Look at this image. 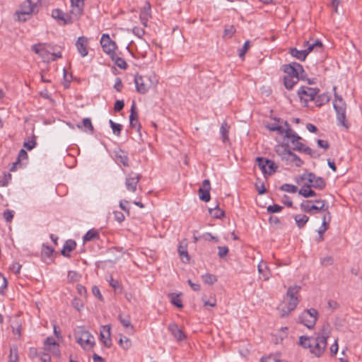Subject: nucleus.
Masks as SVG:
<instances>
[{
  "mask_svg": "<svg viewBox=\"0 0 362 362\" xmlns=\"http://www.w3.org/2000/svg\"><path fill=\"white\" fill-rule=\"evenodd\" d=\"M112 61L115 62V64L120 69H126L127 67V64L125 62V60L119 57L117 55L116 53H115L113 55L110 57Z\"/></svg>",
  "mask_w": 362,
  "mask_h": 362,
  "instance_id": "7c9ffc66",
  "label": "nucleus"
},
{
  "mask_svg": "<svg viewBox=\"0 0 362 362\" xmlns=\"http://www.w3.org/2000/svg\"><path fill=\"white\" fill-rule=\"evenodd\" d=\"M119 345L122 347L123 349L127 350L132 346L131 340L124 337V338H120L119 340Z\"/></svg>",
  "mask_w": 362,
  "mask_h": 362,
  "instance_id": "8fccbe9b",
  "label": "nucleus"
},
{
  "mask_svg": "<svg viewBox=\"0 0 362 362\" xmlns=\"http://www.w3.org/2000/svg\"><path fill=\"white\" fill-rule=\"evenodd\" d=\"M228 129L229 126L228 124L225 122H223L220 128V133L221 134L222 140L223 142H226L228 141Z\"/></svg>",
  "mask_w": 362,
  "mask_h": 362,
  "instance_id": "4c0bfd02",
  "label": "nucleus"
},
{
  "mask_svg": "<svg viewBox=\"0 0 362 362\" xmlns=\"http://www.w3.org/2000/svg\"><path fill=\"white\" fill-rule=\"evenodd\" d=\"M178 252L182 261L184 263H187L189 261V256L188 255L186 246L182 245V243L179 245Z\"/></svg>",
  "mask_w": 362,
  "mask_h": 362,
  "instance_id": "c756f323",
  "label": "nucleus"
},
{
  "mask_svg": "<svg viewBox=\"0 0 362 362\" xmlns=\"http://www.w3.org/2000/svg\"><path fill=\"white\" fill-rule=\"evenodd\" d=\"M76 246V243L73 240H66L63 246L62 250V255L66 257H70V252L73 251Z\"/></svg>",
  "mask_w": 362,
  "mask_h": 362,
  "instance_id": "393cba45",
  "label": "nucleus"
},
{
  "mask_svg": "<svg viewBox=\"0 0 362 362\" xmlns=\"http://www.w3.org/2000/svg\"><path fill=\"white\" fill-rule=\"evenodd\" d=\"M286 129L285 131V138L293 144V149L300 152H303L305 146L300 141L302 139L291 128L287 122H285Z\"/></svg>",
  "mask_w": 362,
  "mask_h": 362,
  "instance_id": "1a4fd4ad",
  "label": "nucleus"
},
{
  "mask_svg": "<svg viewBox=\"0 0 362 362\" xmlns=\"http://www.w3.org/2000/svg\"><path fill=\"white\" fill-rule=\"evenodd\" d=\"M129 124L132 128L136 129L138 132L140 131L141 128V124L139 121L138 113L136 110V104L135 102L133 101L129 115Z\"/></svg>",
  "mask_w": 362,
  "mask_h": 362,
  "instance_id": "aec40b11",
  "label": "nucleus"
},
{
  "mask_svg": "<svg viewBox=\"0 0 362 362\" xmlns=\"http://www.w3.org/2000/svg\"><path fill=\"white\" fill-rule=\"evenodd\" d=\"M110 125L112 129L114 134L119 136L122 129V125L118 123H115L112 119L109 120Z\"/></svg>",
  "mask_w": 362,
  "mask_h": 362,
  "instance_id": "a19ab883",
  "label": "nucleus"
},
{
  "mask_svg": "<svg viewBox=\"0 0 362 362\" xmlns=\"http://www.w3.org/2000/svg\"><path fill=\"white\" fill-rule=\"evenodd\" d=\"M76 342L85 350H89L95 345L94 337L86 330H79L75 334Z\"/></svg>",
  "mask_w": 362,
  "mask_h": 362,
  "instance_id": "0eeeda50",
  "label": "nucleus"
},
{
  "mask_svg": "<svg viewBox=\"0 0 362 362\" xmlns=\"http://www.w3.org/2000/svg\"><path fill=\"white\" fill-rule=\"evenodd\" d=\"M319 88H313L308 86H301L298 90V95L304 106H308L309 101L314 100L318 94Z\"/></svg>",
  "mask_w": 362,
  "mask_h": 362,
  "instance_id": "9d476101",
  "label": "nucleus"
},
{
  "mask_svg": "<svg viewBox=\"0 0 362 362\" xmlns=\"http://www.w3.org/2000/svg\"><path fill=\"white\" fill-rule=\"evenodd\" d=\"M149 78L147 76H135L134 83L136 86V91L141 94H145L151 86L153 85L152 82L147 83Z\"/></svg>",
  "mask_w": 362,
  "mask_h": 362,
  "instance_id": "dca6fc26",
  "label": "nucleus"
},
{
  "mask_svg": "<svg viewBox=\"0 0 362 362\" xmlns=\"http://www.w3.org/2000/svg\"><path fill=\"white\" fill-rule=\"evenodd\" d=\"M257 269L258 272L261 275V279H262L264 281H267L269 279L271 273L266 262L263 261L260 262L257 266Z\"/></svg>",
  "mask_w": 362,
  "mask_h": 362,
  "instance_id": "b1692460",
  "label": "nucleus"
},
{
  "mask_svg": "<svg viewBox=\"0 0 362 362\" xmlns=\"http://www.w3.org/2000/svg\"><path fill=\"white\" fill-rule=\"evenodd\" d=\"M171 303L176 306L178 308H182L183 307L182 300L180 298V295L172 293L171 295Z\"/></svg>",
  "mask_w": 362,
  "mask_h": 362,
  "instance_id": "c03bdc74",
  "label": "nucleus"
},
{
  "mask_svg": "<svg viewBox=\"0 0 362 362\" xmlns=\"http://www.w3.org/2000/svg\"><path fill=\"white\" fill-rule=\"evenodd\" d=\"M295 221L299 228H302L309 220V217L304 214L296 215L294 216Z\"/></svg>",
  "mask_w": 362,
  "mask_h": 362,
  "instance_id": "473e14b6",
  "label": "nucleus"
},
{
  "mask_svg": "<svg viewBox=\"0 0 362 362\" xmlns=\"http://www.w3.org/2000/svg\"><path fill=\"white\" fill-rule=\"evenodd\" d=\"M100 340L106 348L111 347V326L110 325H102L100 327Z\"/></svg>",
  "mask_w": 362,
  "mask_h": 362,
  "instance_id": "f3484780",
  "label": "nucleus"
},
{
  "mask_svg": "<svg viewBox=\"0 0 362 362\" xmlns=\"http://www.w3.org/2000/svg\"><path fill=\"white\" fill-rule=\"evenodd\" d=\"M218 256L221 259L224 258L228 254L229 252V249L227 246H218Z\"/></svg>",
  "mask_w": 362,
  "mask_h": 362,
  "instance_id": "864d4df0",
  "label": "nucleus"
},
{
  "mask_svg": "<svg viewBox=\"0 0 362 362\" xmlns=\"http://www.w3.org/2000/svg\"><path fill=\"white\" fill-rule=\"evenodd\" d=\"M331 328L329 324H325L316 337H314L310 353L316 357H320L327 345V339L329 337Z\"/></svg>",
  "mask_w": 362,
  "mask_h": 362,
  "instance_id": "f03ea898",
  "label": "nucleus"
},
{
  "mask_svg": "<svg viewBox=\"0 0 362 362\" xmlns=\"http://www.w3.org/2000/svg\"><path fill=\"white\" fill-rule=\"evenodd\" d=\"M299 80L298 78L285 76L284 78V84L287 90H292Z\"/></svg>",
  "mask_w": 362,
  "mask_h": 362,
  "instance_id": "cd10ccee",
  "label": "nucleus"
},
{
  "mask_svg": "<svg viewBox=\"0 0 362 362\" xmlns=\"http://www.w3.org/2000/svg\"><path fill=\"white\" fill-rule=\"evenodd\" d=\"M118 319L124 327H126V328L130 327L132 330L134 329V327L132 326V325L131 323L129 316H126L125 317H122V315H119Z\"/></svg>",
  "mask_w": 362,
  "mask_h": 362,
  "instance_id": "a18cd8bd",
  "label": "nucleus"
},
{
  "mask_svg": "<svg viewBox=\"0 0 362 362\" xmlns=\"http://www.w3.org/2000/svg\"><path fill=\"white\" fill-rule=\"evenodd\" d=\"M151 13V4L148 1H146L145 4L144 6V8L141 12L140 14H142V16H150Z\"/></svg>",
  "mask_w": 362,
  "mask_h": 362,
  "instance_id": "680f3d73",
  "label": "nucleus"
},
{
  "mask_svg": "<svg viewBox=\"0 0 362 362\" xmlns=\"http://www.w3.org/2000/svg\"><path fill=\"white\" fill-rule=\"evenodd\" d=\"M280 189L289 193H295L297 192L298 188L296 186L291 184H284L280 187Z\"/></svg>",
  "mask_w": 362,
  "mask_h": 362,
  "instance_id": "de8ad7c7",
  "label": "nucleus"
},
{
  "mask_svg": "<svg viewBox=\"0 0 362 362\" xmlns=\"http://www.w3.org/2000/svg\"><path fill=\"white\" fill-rule=\"evenodd\" d=\"M64 12L62 11H61L60 9L59 8H56V9H54L52 12V16L55 18V19H58V20H60L62 18V16L64 15Z\"/></svg>",
  "mask_w": 362,
  "mask_h": 362,
  "instance_id": "e2e57ef3",
  "label": "nucleus"
},
{
  "mask_svg": "<svg viewBox=\"0 0 362 362\" xmlns=\"http://www.w3.org/2000/svg\"><path fill=\"white\" fill-rule=\"evenodd\" d=\"M209 211L210 215L215 218H221L224 216V211L218 205L213 209H209Z\"/></svg>",
  "mask_w": 362,
  "mask_h": 362,
  "instance_id": "c9c22d12",
  "label": "nucleus"
},
{
  "mask_svg": "<svg viewBox=\"0 0 362 362\" xmlns=\"http://www.w3.org/2000/svg\"><path fill=\"white\" fill-rule=\"evenodd\" d=\"M168 330L174 336V337L178 341H182L183 339L185 338V334H184L182 330L180 329L175 323L170 324L168 326Z\"/></svg>",
  "mask_w": 362,
  "mask_h": 362,
  "instance_id": "5701e85b",
  "label": "nucleus"
},
{
  "mask_svg": "<svg viewBox=\"0 0 362 362\" xmlns=\"http://www.w3.org/2000/svg\"><path fill=\"white\" fill-rule=\"evenodd\" d=\"M40 0H26L21 6V10L16 11V14L18 16L19 21H25L26 19L21 18V15H31L33 13L38 12V8L40 5Z\"/></svg>",
  "mask_w": 362,
  "mask_h": 362,
  "instance_id": "6e6552de",
  "label": "nucleus"
},
{
  "mask_svg": "<svg viewBox=\"0 0 362 362\" xmlns=\"http://www.w3.org/2000/svg\"><path fill=\"white\" fill-rule=\"evenodd\" d=\"M313 337L301 336L299 339V345L305 349H309L310 350L313 346Z\"/></svg>",
  "mask_w": 362,
  "mask_h": 362,
  "instance_id": "c85d7f7f",
  "label": "nucleus"
},
{
  "mask_svg": "<svg viewBox=\"0 0 362 362\" xmlns=\"http://www.w3.org/2000/svg\"><path fill=\"white\" fill-rule=\"evenodd\" d=\"M80 276L76 272L69 271L68 272V279L70 281H76L78 280Z\"/></svg>",
  "mask_w": 362,
  "mask_h": 362,
  "instance_id": "69168bd1",
  "label": "nucleus"
},
{
  "mask_svg": "<svg viewBox=\"0 0 362 362\" xmlns=\"http://www.w3.org/2000/svg\"><path fill=\"white\" fill-rule=\"evenodd\" d=\"M201 238L206 241H214L216 243L219 241L218 238L214 236L211 233H205L201 236Z\"/></svg>",
  "mask_w": 362,
  "mask_h": 362,
  "instance_id": "6e6d98bb",
  "label": "nucleus"
},
{
  "mask_svg": "<svg viewBox=\"0 0 362 362\" xmlns=\"http://www.w3.org/2000/svg\"><path fill=\"white\" fill-rule=\"evenodd\" d=\"M315 103L316 106L321 107L324 104L327 103L329 100V97L327 94L323 93L315 98Z\"/></svg>",
  "mask_w": 362,
  "mask_h": 362,
  "instance_id": "72a5a7b5",
  "label": "nucleus"
},
{
  "mask_svg": "<svg viewBox=\"0 0 362 362\" xmlns=\"http://www.w3.org/2000/svg\"><path fill=\"white\" fill-rule=\"evenodd\" d=\"M303 152L310 156L313 158H318L320 157V154L316 151L313 150L308 146H305Z\"/></svg>",
  "mask_w": 362,
  "mask_h": 362,
  "instance_id": "4d7b16f0",
  "label": "nucleus"
},
{
  "mask_svg": "<svg viewBox=\"0 0 362 362\" xmlns=\"http://www.w3.org/2000/svg\"><path fill=\"white\" fill-rule=\"evenodd\" d=\"M320 263L323 266H329L334 263V259L331 256H326L320 259Z\"/></svg>",
  "mask_w": 362,
  "mask_h": 362,
  "instance_id": "052dcab7",
  "label": "nucleus"
},
{
  "mask_svg": "<svg viewBox=\"0 0 362 362\" xmlns=\"http://www.w3.org/2000/svg\"><path fill=\"white\" fill-rule=\"evenodd\" d=\"M289 54L300 61H305L307 57V53L304 50H298L295 47L290 48Z\"/></svg>",
  "mask_w": 362,
  "mask_h": 362,
  "instance_id": "bb28decb",
  "label": "nucleus"
},
{
  "mask_svg": "<svg viewBox=\"0 0 362 362\" xmlns=\"http://www.w3.org/2000/svg\"><path fill=\"white\" fill-rule=\"evenodd\" d=\"M327 230V223L326 222V215H325L323 217V221H322V226H321L320 228L318 230L319 237L317 239V241L318 243L321 242L324 240L323 234Z\"/></svg>",
  "mask_w": 362,
  "mask_h": 362,
  "instance_id": "58836bf2",
  "label": "nucleus"
},
{
  "mask_svg": "<svg viewBox=\"0 0 362 362\" xmlns=\"http://www.w3.org/2000/svg\"><path fill=\"white\" fill-rule=\"evenodd\" d=\"M267 158H262V157H257L256 158L257 164V165L259 166V168L261 169V170L262 171V173L264 174L267 173V164L264 163V161H267Z\"/></svg>",
  "mask_w": 362,
  "mask_h": 362,
  "instance_id": "09e8293b",
  "label": "nucleus"
},
{
  "mask_svg": "<svg viewBox=\"0 0 362 362\" xmlns=\"http://www.w3.org/2000/svg\"><path fill=\"white\" fill-rule=\"evenodd\" d=\"M27 158H28V153H27L26 151L24 149H21L18 153L17 160H16V162L13 163V166L11 168L10 170L11 171L14 170L16 165L20 163L21 159H27Z\"/></svg>",
  "mask_w": 362,
  "mask_h": 362,
  "instance_id": "ea45409f",
  "label": "nucleus"
},
{
  "mask_svg": "<svg viewBox=\"0 0 362 362\" xmlns=\"http://www.w3.org/2000/svg\"><path fill=\"white\" fill-rule=\"evenodd\" d=\"M98 239H99V233L96 230L94 229L89 230L83 238L84 242Z\"/></svg>",
  "mask_w": 362,
  "mask_h": 362,
  "instance_id": "2f4dec72",
  "label": "nucleus"
},
{
  "mask_svg": "<svg viewBox=\"0 0 362 362\" xmlns=\"http://www.w3.org/2000/svg\"><path fill=\"white\" fill-rule=\"evenodd\" d=\"M267 128L272 132H277L281 135H282L283 134H285L286 129H284L281 126H279L276 124H268L267 125Z\"/></svg>",
  "mask_w": 362,
  "mask_h": 362,
  "instance_id": "49530a36",
  "label": "nucleus"
},
{
  "mask_svg": "<svg viewBox=\"0 0 362 362\" xmlns=\"http://www.w3.org/2000/svg\"><path fill=\"white\" fill-rule=\"evenodd\" d=\"M116 158L124 166H129V158L127 155L122 151L116 153Z\"/></svg>",
  "mask_w": 362,
  "mask_h": 362,
  "instance_id": "e433bc0d",
  "label": "nucleus"
},
{
  "mask_svg": "<svg viewBox=\"0 0 362 362\" xmlns=\"http://www.w3.org/2000/svg\"><path fill=\"white\" fill-rule=\"evenodd\" d=\"M202 279L205 284L212 285L217 281V277L211 274H206L202 276Z\"/></svg>",
  "mask_w": 362,
  "mask_h": 362,
  "instance_id": "37998d69",
  "label": "nucleus"
},
{
  "mask_svg": "<svg viewBox=\"0 0 362 362\" xmlns=\"http://www.w3.org/2000/svg\"><path fill=\"white\" fill-rule=\"evenodd\" d=\"M76 127L88 134H93L94 128L91 122V119L88 117L84 118L82 122L76 124Z\"/></svg>",
  "mask_w": 362,
  "mask_h": 362,
  "instance_id": "4be33fe9",
  "label": "nucleus"
},
{
  "mask_svg": "<svg viewBox=\"0 0 362 362\" xmlns=\"http://www.w3.org/2000/svg\"><path fill=\"white\" fill-rule=\"evenodd\" d=\"M235 33V28L233 25H229L224 29V36L230 38Z\"/></svg>",
  "mask_w": 362,
  "mask_h": 362,
  "instance_id": "bf43d9fd",
  "label": "nucleus"
},
{
  "mask_svg": "<svg viewBox=\"0 0 362 362\" xmlns=\"http://www.w3.org/2000/svg\"><path fill=\"white\" fill-rule=\"evenodd\" d=\"M278 356L269 355L267 357H263L261 358V362H277Z\"/></svg>",
  "mask_w": 362,
  "mask_h": 362,
  "instance_id": "774afa93",
  "label": "nucleus"
},
{
  "mask_svg": "<svg viewBox=\"0 0 362 362\" xmlns=\"http://www.w3.org/2000/svg\"><path fill=\"white\" fill-rule=\"evenodd\" d=\"M4 218L7 222H11L13 218V211L11 210H6L3 213Z\"/></svg>",
  "mask_w": 362,
  "mask_h": 362,
  "instance_id": "0e129e2a",
  "label": "nucleus"
},
{
  "mask_svg": "<svg viewBox=\"0 0 362 362\" xmlns=\"http://www.w3.org/2000/svg\"><path fill=\"white\" fill-rule=\"evenodd\" d=\"M283 71L286 74V76L304 79V69L300 64L293 62L283 66Z\"/></svg>",
  "mask_w": 362,
  "mask_h": 362,
  "instance_id": "ddd939ff",
  "label": "nucleus"
},
{
  "mask_svg": "<svg viewBox=\"0 0 362 362\" xmlns=\"http://www.w3.org/2000/svg\"><path fill=\"white\" fill-rule=\"evenodd\" d=\"M276 152L287 165L293 164L296 167H300L303 164V161L296 153L284 146L277 147Z\"/></svg>",
  "mask_w": 362,
  "mask_h": 362,
  "instance_id": "39448f33",
  "label": "nucleus"
},
{
  "mask_svg": "<svg viewBox=\"0 0 362 362\" xmlns=\"http://www.w3.org/2000/svg\"><path fill=\"white\" fill-rule=\"evenodd\" d=\"M333 107L337 113V120L338 125L342 126L346 129H348L350 124L346 117V105L343 98L338 95L337 93L334 94Z\"/></svg>",
  "mask_w": 362,
  "mask_h": 362,
  "instance_id": "20e7f679",
  "label": "nucleus"
},
{
  "mask_svg": "<svg viewBox=\"0 0 362 362\" xmlns=\"http://www.w3.org/2000/svg\"><path fill=\"white\" fill-rule=\"evenodd\" d=\"M35 136H33L32 139H29L27 141L23 143V146L28 151L34 148L37 144L36 141L35 139Z\"/></svg>",
  "mask_w": 362,
  "mask_h": 362,
  "instance_id": "3c124183",
  "label": "nucleus"
},
{
  "mask_svg": "<svg viewBox=\"0 0 362 362\" xmlns=\"http://www.w3.org/2000/svg\"><path fill=\"white\" fill-rule=\"evenodd\" d=\"M100 45L104 52L110 57L115 53L117 45L112 40L108 34H103L100 39Z\"/></svg>",
  "mask_w": 362,
  "mask_h": 362,
  "instance_id": "4468645a",
  "label": "nucleus"
},
{
  "mask_svg": "<svg viewBox=\"0 0 362 362\" xmlns=\"http://www.w3.org/2000/svg\"><path fill=\"white\" fill-rule=\"evenodd\" d=\"M210 189L211 185L210 181L209 180H204L202 182V187H200L198 190L199 199L202 201L207 202L210 200Z\"/></svg>",
  "mask_w": 362,
  "mask_h": 362,
  "instance_id": "a211bd4d",
  "label": "nucleus"
},
{
  "mask_svg": "<svg viewBox=\"0 0 362 362\" xmlns=\"http://www.w3.org/2000/svg\"><path fill=\"white\" fill-rule=\"evenodd\" d=\"M71 4V13L75 17V20L79 18L83 11L84 0H70Z\"/></svg>",
  "mask_w": 362,
  "mask_h": 362,
  "instance_id": "6ab92c4d",
  "label": "nucleus"
},
{
  "mask_svg": "<svg viewBox=\"0 0 362 362\" xmlns=\"http://www.w3.org/2000/svg\"><path fill=\"white\" fill-rule=\"evenodd\" d=\"M74 18H75V17L71 13V14L64 13L61 21H63L64 25H69V24H72L74 23Z\"/></svg>",
  "mask_w": 362,
  "mask_h": 362,
  "instance_id": "603ef678",
  "label": "nucleus"
},
{
  "mask_svg": "<svg viewBox=\"0 0 362 362\" xmlns=\"http://www.w3.org/2000/svg\"><path fill=\"white\" fill-rule=\"evenodd\" d=\"M32 50L39 54L44 61H54L62 57L61 52H56L55 47L49 44L34 45L32 47Z\"/></svg>",
  "mask_w": 362,
  "mask_h": 362,
  "instance_id": "7ed1b4c3",
  "label": "nucleus"
},
{
  "mask_svg": "<svg viewBox=\"0 0 362 362\" xmlns=\"http://www.w3.org/2000/svg\"><path fill=\"white\" fill-rule=\"evenodd\" d=\"M264 163L267 164L266 174L272 175L276 172V170L277 169V165L274 163V161H272V160L267 159V161H264Z\"/></svg>",
  "mask_w": 362,
  "mask_h": 362,
  "instance_id": "79ce46f5",
  "label": "nucleus"
},
{
  "mask_svg": "<svg viewBox=\"0 0 362 362\" xmlns=\"http://www.w3.org/2000/svg\"><path fill=\"white\" fill-rule=\"evenodd\" d=\"M88 39L86 37H79L76 42V47L80 55L84 57L88 55Z\"/></svg>",
  "mask_w": 362,
  "mask_h": 362,
  "instance_id": "412c9836",
  "label": "nucleus"
},
{
  "mask_svg": "<svg viewBox=\"0 0 362 362\" xmlns=\"http://www.w3.org/2000/svg\"><path fill=\"white\" fill-rule=\"evenodd\" d=\"M73 307L80 311L83 308V303L78 298H74L71 303Z\"/></svg>",
  "mask_w": 362,
  "mask_h": 362,
  "instance_id": "13d9d810",
  "label": "nucleus"
},
{
  "mask_svg": "<svg viewBox=\"0 0 362 362\" xmlns=\"http://www.w3.org/2000/svg\"><path fill=\"white\" fill-rule=\"evenodd\" d=\"M318 318V312L315 308L305 310L299 315V322L307 327L308 329H313Z\"/></svg>",
  "mask_w": 362,
  "mask_h": 362,
  "instance_id": "423d86ee",
  "label": "nucleus"
},
{
  "mask_svg": "<svg viewBox=\"0 0 362 362\" xmlns=\"http://www.w3.org/2000/svg\"><path fill=\"white\" fill-rule=\"evenodd\" d=\"M300 180H306L308 182V185L311 187L315 188L317 189H323L326 183L324 179L321 177H317L313 173H305L300 177Z\"/></svg>",
  "mask_w": 362,
  "mask_h": 362,
  "instance_id": "9b49d317",
  "label": "nucleus"
},
{
  "mask_svg": "<svg viewBox=\"0 0 362 362\" xmlns=\"http://www.w3.org/2000/svg\"><path fill=\"white\" fill-rule=\"evenodd\" d=\"M283 207L278 204L269 205L267 208V211L269 214L278 213L282 210Z\"/></svg>",
  "mask_w": 362,
  "mask_h": 362,
  "instance_id": "5fc2aeb1",
  "label": "nucleus"
},
{
  "mask_svg": "<svg viewBox=\"0 0 362 362\" xmlns=\"http://www.w3.org/2000/svg\"><path fill=\"white\" fill-rule=\"evenodd\" d=\"M298 194L305 198L312 197L316 195L315 192L311 189V187L308 184L304 185L302 188L298 190Z\"/></svg>",
  "mask_w": 362,
  "mask_h": 362,
  "instance_id": "a878e982",
  "label": "nucleus"
},
{
  "mask_svg": "<svg viewBox=\"0 0 362 362\" xmlns=\"http://www.w3.org/2000/svg\"><path fill=\"white\" fill-rule=\"evenodd\" d=\"M300 289L301 287L297 285L288 288L286 297V303L281 304L279 307V310L282 317L288 316L297 307L299 303L298 295Z\"/></svg>",
  "mask_w": 362,
  "mask_h": 362,
  "instance_id": "f257e3e1",
  "label": "nucleus"
},
{
  "mask_svg": "<svg viewBox=\"0 0 362 362\" xmlns=\"http://www.w3.org/2000/svg\"><path fill=\"white\" fill-rule=\"evenodd\" d=\"M325 200L317 199L315 201L307 200L300 204V209L306 213H311L312 211L319 212L320 211H325L327 207L325 208Z\"/></svg>",
  "mask_w": 362,
  "mask_h": 362,
  "instance_id": "f8f14e48",
  "label": "nucleus"
},
{
  "mask_svg": "<svg viewBox=\"0 0 362 362\" xmlns=\"http://www.w3.org/2000/svg\"><path fill=\"white\" fill-rule=\"evenodd\" d=\"M141 175L139 173L131 172L126 176L125 187L126 189L130 192H136L139 180Z\"/></svg>",
  "mask_w": 362,
  "mask_h": 362,
  "instance_id": "2eb2a0df",
  "label": "nucleus"
},
{
  "mask_svg": "<svg viewBox=\"0 0 362 362\" xmlns=\"http://www.w3.org/2000/svg\"><path fill=\"white\" fill-rule=\"evenodd\" d=\"M54 252V248L45 244L42 245L41 255L42 258H50Z\"/></svg>",
  "mask_w": 362,
  "mask_h": 362,
  "instance_id": "f704fd0d",
  "label": "nucleus"
},
{
  "mask_svg": "<svg viewBox=\"0 0 362 362\" xmlns=\"http://www.w3.org/2000/svg\"><path fill=\"white\" fill-rule=\"evenodd\" d=\"M21 267H22L21 264H20L18 262H13L10 266L9 269L15 274H19Z\"/></svg>",
  "mask_w": 362,
  "mask_h": 362,
  "instance_id": "338daca9",
  "label": "nucleus"
}]
</instances>
